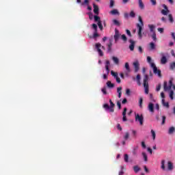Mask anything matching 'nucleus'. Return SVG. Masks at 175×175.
<instances>
[{"mask_svg":"<svg viewBox=\"0 0 175 175\" xmlns=\"http://www.w3.org/2000/svg\"><path fill=\"white\" fill-rule=\"evenodd\" d=\"M93 8H94V13L96 14V16H98L99 14V7L96 5V4L93 3Z\"/></svg>","mask_w":175,"mask_h":175,"instance_id":"f8f14e48","label":"nucleus"},{"mask_svg":"<svg viewBox=\"0 0 175 175\" xmlns=\"http://www.w3.org/2000/svg\"><path fill=\"white\" fill-rule=\"evenodd\" d=\"M150 47L151 50H154L155 49V44L154 42H150Z\"/></svg>","mask_w":175,"mask_h":175,"instance_id":"ea45409f","label":"nucleus"},{"mask_svg":"<svg viewBox=\"0 0 175 175\" xmlns=\"http://www.w3.org/2000/svg\"><path fill=\"white\" fill-rule=\"evenodd\" d=\"M124 18H129V14H128L127 12H125L124 14Z\"/></svg>","mask_w":175,"mask_h":175,"instance_id":"6e6d98bb","label":"nucleus"},{"mask_svg":"<svg viewBox=\"0 0 175 175\" xmlns=\"http://www.w3.org/2000/svg\"><path fill=\"white\" fill-rule=\"evenodd\" d=\"M161 102H162L163 106H165V107H167V109H169V107H170L169 103L165 102V99H163V98L161 100Z\"/></svg>","mask_w":175,"mask_h":175,"instance_id":"412c9836","label":"nucleus"},{"mask_svg":"<svg viewBox=\"0 0 175 175\" xmlns=\"http://www.w3.org/2000/svg\"><path fill=\"white\" fill-rule=\"evenodd\" d=\"M122 90V87H119L117 88V92L118 94V98H121V95L122 94V92H121Z\"/></svg>","mask_w":175,"mask_h":175,"instance_id":"5701e85b","label":"nucleus"},{"mask_svg":"<svg viewBox=\"0 0 175 175\" xmlns=\"http://www.w3.org/2000/svg\"><path fill=\"white\" fill-rule=\"evenodd\" d=\"M113 6H114V1L113 0H110L109 8H113Z\"/></svg>","mask_w":175,"mask_h":175,"instance_id":"603ef678","label":"nucleus"},{"mask_svg":"<svg viewBox=\"0 0 175 175\" xmlns=\"http://www.w3.org/2000/svg\"><path fill=\"white\" fill-rule=\"evenodd\" d=\"M148 109L150 113H154V104L152 103H150L148 104Z\"/></svg>","mask_w":175,"mask_h":175,"instance_id":"dca6fc26","label":"nucleus"},{"mask_svg":"<svg viewBox=\"0 0 175 175\" xmlns=\"http://www.w3.org/2000/svg\"><path fill=\"white\" fill-rule=\"evenodd\" d=\"M111 75L112 76H113V77H115V79H116V77H118V73L114 72V71H113V70L111 71Z\"/></svg>","mask_w":175,"mask_h":175,"instance_id":"a19ab883","label":"nucleus"},{"mask_svg":"<svg viewBox=\"0 0 175 175\" xmlns=\"http://www.w3.org/2000/svg\"><path fill=\"white\" fill-rule=\"evenodd\" d=\"M170 70H174V69H175V62L170 63Z\"/></svg>","mask_w":175,"mask_h":175,"instance_id":"c756f323","label":"nucleus"},{"mask_svg":"<svg viewBox=\"0 0 175 175\" xmlns=\"http://www.w3.org/2000/svg\"><path fill=\"white\" fill-rule=\"evenodd\" d=\"M95 47L100 57H103V51H102V49H103V50H106V47H105V46H102V44L99 42L95 44Z\"/></svg>","mask_w":175,"mask_h":175,"instance_id":"7ed1b4c3","label":"nucleus"},{"mask_svg":"<svg viewBox=\"0 0 175 175\" xmlns=\"http://www.w3.org/2000/svg\"><path fill=\"white\" fill-rule=\"evenodd\" d=\"M133 80L135 81V80H137V85H142V82L140 81V80H142V77H140V74L137 75L136 78L133 77Z\"/></svg>","mask_w":175,"mask_h":175,"instance_id":"9b49d317","label":"nucleus"},{"mask_svg":"<svg viewBox=\"0 0 175 175\" xmlns=\"http://www.w3.org/2000/svg\"><path fill=\"white\" fill-rule=\"evenodd\" d=\"M168 17L170 23H173V21H174V20L173 19V16L172 14H169Z\"/></svg>","mask_w":175,"mask_h":175,"instance_id":"49530a36","label":"nucleus"},{"mask_svg":"<svg viewBox=\"0 0 175 175\" xmlns=\"http://www.w3.org/2000/svg\"><path fill=\"white\" fill-rule=\"evenodd\" d=\"M111 14H113V16H115L116 14H119L118 10H111Z\"/></svg>","mask_w":175,"mask_h":175,"instance_id":"c9c22d12","label":"nucleus"},{"mask_svg":"<svg viewBox=\"0 0 175 175\" xmlns=\"http://www.w3.org/2000/svg\"><path fill=\"white\" fill-rule=\"evenodd\" d=\"M167 167L168 170H173V163H172V161L167 162Z\"/></svg>","mask_w":175,"mask_h":175,"instance_id":"4be33fe9","label":"nucleus"},{"mask_svg":"<svg viewBox=\"0 0 175 175\" xmlns=\"http://www.w3.org/2000/svg\"><path fill=\"white\" fill-rule=\"evenodd\" d=\"M124 171L123 170H121L120 172H119V174L118 175H124Z\"/></svg>","mask_w":175,"mask_h":175,"instance_id":"774afa93","label":"nucleus"},{"mask_svg":"<svg viewBox=\"0 0 175 175\" xmlns=\"http://www.w3.org/2000/svg\"><path fill=\"white\" fill-rule=\"evenodd\" d=\"M124 68L126 69V70H127V72L129 73V72H131V68L129 67V63L126 62L125 65H124Z\"/></svg>","mask_w":175,"mask_h":175,"instance_id":"393cba45","label":"nucleus"},{"mask_svg":"<svg viewBox=\"0 0 175 175\" xmlns=\"http://www.w3.org/2000/svg\"><path fill=\"white\" fill-rule=\"evenodd\" d=\"M113 38L115 42H118V39H120V31H118L117 29H115V35L113 36Z\"/></svg>","mask_w":175,"mask_h":175,"instance_id":"ddd939ff","label":"nucleus"},{"mask_svg":"<svg viewBox=\"0 0 175 175\" xmlns=\"http://www.w3.org/2000/svg\"><path fill=\"white\" fill-rule=\"evenodd\" d=\"M84 5H86V6H88V5H90V0H84V2L81 3V5L84 6Z\"/></svg>","mask_w":175,"mask_h":175,"instance_id":"473e14b6","label":"nucleus"},{"mask_svg":"<svg viewBox=\"0 0 175 175\" xmlns=\"http://www.w3.org/2000/svg\"><path fill=\"white\" fill-rule=\"evenodd\" d=\"M92 28L94 31V33L93 34V38H98V36H99V34L98 33V25L95 23H93L92 25Z\"/></svg>","mask_w":175,"mask_h":175,"instance_id":"6e6552de","label":"nucleus"},{"mask_svg":"<svg viewBox=\"0 0 175 175\" xmlns=\"http://www.w3.org/2000/svg\"><path fill=\"white\" fill-rule=\"evenodd\" d=\"M126 95H131V90L126 89Z\"/></svg>","mask_w":175,"mask_h":175,"instance_id":"680f3d73","label":"nucleus"},{"mask_svg":"<svg viewBox=\"0 0 175 175\" xmlns=\"http://www.w3.org/2000/svg\"><path fill=\"white\" fill-rule=\"evenodd\" d=\"M121 39L123 42H126V40H128V38H126V36H125V34L121 36Z\"/></svg>","mask_w":175,"mask_h":175,"instance_id":"e433bc0d","label":"nucleus"},{"mask_svg":"<svg viewBox=\"0 0 175 175\" xmlns=\"http://www.w3.org/2000/svg\"><path fill=\"white\" fill-rule=\"evenodd\" d=\"M150 2L153 6H155V5H157V0H150Z\"/></svg>","mask_w":175,"mask_h":175,"instance_id":"864d4df0","label":"nucleus"},{"mask_svg":"<svg viewBox=\"0 0 175 175\" xmlns=\"http://www.w3.org/2000/svg\"><path fill=\"white\" fill-rule=\"evenodd\" d=\"M126 110H127L126 107L124 108V111L122 112V116H126Z\"/></svg>","mask_w":175,"mask_h":175,"instance_id":"5fc2aeb1","label":"nucleus"},{"mask_svg":"<svg viewBox=\"0 0 175 175\" xmlns=\"http://www.w3.org/2000/svg\"><path fill=\"white\" fill-rule=\"evenodd\" d=\"M167 62V59L166 58V56H163L161 59V63L163 64H165Z\"/></svg>","mask_w":175,"mask_h":175,"instance_id":"b1692460","label":"nucleus"},{"mask_svg":"<svg viewBox=\"0 0 175 175\" xmlns=\"http://www.w3.org/2000/svg\"><path fill=\"white\" fill-rule=\"evenodd\" d=\"M138 20L140 25H144V23L143 22V19L142 18L141 16H138Z\"/></svg>","mask_w":175,"mask_h":175,"instance_id":"72a5a7b5","label":"nucleus"},{"mask_svg":"<svg viewBox=\"0 0 175 175\" xmlns=\"http://www.w3.org/2000/svg\"><path fill=\"white\" fill-rule=\"evenodd\" d=\"M165 121H166V116H163L162 117V122H161V124H162V125L165 124Z\"/></svg>","mask_w":175,"mask_h":175,"instance_id":"8fccbe9b","label":"nucleus"},{"mask_svg":"<svg viewBox=\"0 0 175 175\" xmlns=\"http://www.w3.org/2000/svg\"><path fill=\"white\" fill-rule=\"evenodd\" d=\"M112 21L113 25H116V27H120V25H121V23H120L117 19H113Z\"/></svg>","mask_w":175,"mask_h":175,"instance_id":"aec40b11","label":"nucleus"},{"mask_svg":"<svg viewBox=\"0 0 175 175\" xmlns=\"http://www.w3.org/2000/svg\"><path fill=\"white\" fill-rule=\"evenodd\" d=\"M117 106H118L119 110H120V109H121V103L120 101L117 102Z\"/></svg>","mask_w":175,"mask_h":175,"instance_id":"4d7b16f0","label":"nucleus"},{"mask_svg":"<svg viewBox=\"0 0 175 175\" xmlns=\"http://www.w3.org/2000/svg\"><path fill=\"white\" fill-rule=\"evenodd\" d=\"M124 162L128 163L129 162V156L127 154H124Z\"/></svg>","mask_w":175,"mask_h":175,"instance_id":"58836bf2","label":"nucleus"},{"mask_svg":"<svg viewBox=\"0 0 175 175\" xmlns=\"http://www.w3.org/2000/svg\"><path fill=\"white\" fill-rule=\"evenodd\" d=\"M95 23H97V25L98 26V28L100 29V31H103V25H102V21H100V17L94 15V16Z\"/></svg>","mask_w":175,"mask_h":175,"instance_id":"39448f33","label":"nucleus"},{"mask_svg":"<svg viewBox=\"0 0 175 175\" xmlns=\"http://www.w3.org/2000/svg\"><path fill=\"white\" fill-rule=\"evenodd\" d=\"M130 16H131L133 18H134V17H136V14H135V12L131 11L130 12Z\"/></svg>","mask_w":175,"mask_h":175,"instance_id":"a18cd8bd","label":"nucleus"},{"mask_svg":"<svg viewBox=\"0 0 175 175\" xmlns=\"http://www.w3.org/2000/svg\"><path fill=\"white\" fill-rule=\"evenodd\" d=\"M151 61H152L151 57L148 56L147 62H148V64H150V66L153 69V73L154 75H157L159 77H162L161 70H159L157 66L155 65V64L151 62Z\"/></svg>","mask_w":175,"mask_h":175,"instance_id":"f257e3e1","label":"nucleus"},{"mask_svg":"<svg viewBox=\"0 0 175 175\" xmlns=\"http://www.w3.org/2000/svg\"><path fill=\"white\" fill-rule=\"evenodd\" d=\"M174 131H175V128L172 126L169 129V131H168V133L170 135H172V133H174Z\"/></svg>","mask_w":175,"mask_h":175,"instance_id":"7c9ffc66","label":"nucleus"},{"mask_svg":"<svg viewBox=\"0 0 175 175\" xmlns=\"http://www.w3.org/2000/svg\"><path fill=\"white\" fill-rule=\"evenodd\" d=\"M148 27L150 29V32H152V33H155V25H148Z\"/></svg>","mask_w":175,"mask_h":175,"instance_id":"f3484780","label":"nucleus"},{"mask_svg":"<svg viewBox=\"0 0 175 175\" xmlns=\"http://www.w3.org/2000/svg\"><path fill=\"white\" fill-rule=\"evenodd\" d=\"M161 169H163V170H165V160L161 161Z\"/></svg>","mask_w":175,"mask_h":175,"instance_id":"de8ad7c7","label":"nucleus"},{"mask_svg":"<svg viewBox=\"0 0 175 175\" xmlns=\"http://www.w3.org/2000/svg\"><path fill=\"white\" fill-rule=\"evenodd\" d=\"M144 88L145 94L146 95H148V92H149L148 76L147 75H145L144 77Z\"/></svg>","mask_w":175,"mask_h":175,"instance_id":"20e7f679","label":"nucleus"},{"mask_svg":"<svg viewBox=\"0 0 175 175\" xmlns=\"http://www.w3.org/2000/svg\"><path fill=\"white\" fill-rule=\"evenodd\" d=\"M106 87H104L101 89V91L103 92V94H104V95H107V91L106 90Z\"/></svg>","mask_w":175,"mask_h":175,"instance_id":"37998d69","label":"nucleus"},{"mask_svg":"<svg viewBox=\"0 0 175 175\" xmlns=\"http://www.w3.org/2000/svg\"><path fill=\"white\" fill-rule=\"evenodd\" d=\"M142 146L143 148H146V143H144V142H142Z\"/></svg>","mask_w":175,"mask_h":175,"instance_id":"338daca9","label":"nucleus"},{"mask_svg":"<svg viewBox=\"0 0 175 175\" xmlns=\"http://www.w3.org/2000/svg\"><path fill=\"white\" fill-rule=\"evenodd\" d=\"M128 102V100L126 98H124L122 100V105H125Z\"/></svg>","mask_w":175,"mask_h":175,"instance_id":"e2e57ef3","label":"nucleus"},{"mask_svg":"<svg viewBox=\"0 0 175 175\" xmlns=\"http://www.w3.org/2000/svg\"><path fill=\"white\" fill-rule=\"evenodd\" d=\"M107 46V53H111V47L113 46V42L110 41Z\"/></svg>","mask_w":175,"mask_h":175,"instance_id":"6ab92c4d","label":"nucleus"},{"mask_svg":"<svg viewBox=\"0 0 175 175\" xmlns=\"http://www.w3.org/2000/svg\"><path fill=\"white\" fill-rule=\"evenodd\" d=\"M151 38L153 39L154 42H157V33H152L151 35Z\"/></svg>","mask_w":175,"mask_h":175,"instance_id":"4c0bfd02","label":"nucleus"},{"mask_svg":"<svg viewBox=\"0 0 175 175\" xmlns=\"http://www.w3.org/2000/svg\"><path fill=\"white\" fill-rule=\"evenodd\" d=\"M172 85H173V81L170 80L168 85H167V82L164 81V85H163L164 91H169V90H172Z\"/></svg>","mask_w":175,"mask_h":175,"instance_id":"423d86ee","label":"nucleus"},{"mask_svg":"<svg viewBox=\"0 0 175 175\" xmlns=\"http://www.w3.org/2000/svg\"><path fill=\"white\" fill-rule=\"evenodd\" d=\"M139 107H142V106H143V98H139Z\"/></svg>","mask_w":175,"mask_h":175,"instance_id":"09e8293b","label":"nucleus"},{"mask_svg":"<svg viewBox=\"0 0 175 175\" xmlns=\"http://www.w3.org/2000/svg\"><path fill=\"white\" fill-rule=\"evenodd\" d=\"M170 11L169 10H162L161 13L163 14V16H167L169 14V12Z\"/></svg>","mask_w":175,"mask_h":175,"instance_id":"c85d7f7f","label":"nucleus"},{"mask_svg":"<svg viewBox=\"0 0 175 175\" xmlns=\"http://www.w3.org/2000/svg\"><path fill=\"white\" fill-rule=\"evenodd\" d=\"M129 42L131 43L129 45V49L131 51H133V50H135V41L133 40H129Z\"/></svg>","mask_w":175,"mask_h":175,"instance_id":"2eb2a0df","label":"nucleus"},{"mask_svg":"<svg viewBox=\"0 0 175 175\" xmlns=\"http://www.w3.org/2000/svg\"><path fill=\"white\" fill-rule=\"evenodd\" d=\"M107 86L109 88H113V87H114V83H111V81H108L107 82Z\"/></svg>","mask_w":175,"mask_h":175,"instance_id":"bb28decb","label":"nucleus"},{"mask_svg":"<svg viewBox=\"0 0 175 175\" xmlns=\"http://www.w3.org/2000/svg\"><path fill=\"white\" fill-rule=\"evenodd\" d=\"M124 140H128L129 139V133L126 132L124 136Z\"/></svg>","mask_w":175,"mask_h":175,"instance_id":"79ce46f5","label":"nucleus"},{"mask_svg":"<svg viewBox=\"0 0 175 175\" xmlns=\"http://www.w3.org/2000/svg\"><path fill=\"white\" fill-rule=\"evenodd\" d=\"M173 95H174V92L173 90H171L170 92V99H172V100L174 99V97L173 96Z\"/></svg>","mask_w":175,"mask_h":175,"instance_id":"f704fd0d","label":"nucleus"},{"mask_svg":"<svg viewBox=\"0 0 175 175\" xmlns=\"http://www.w3.org/2000/svg\"><path fill=\"white\" fill-rule=\"evenodd\" d=\"M138 3L140 9H144V3H143L142 0H138Z\"/></svg>","mask_w":175,"mask_h":175,"instance_id":"a878e982","label":"nucleus"},{"mask_svg":"<svg viewBox=\"0 0 175 175\" xmlns=\"http://www.w3.org/2000/svg\"><path fill=\"white\" fill-rule=\"evenodd\" d=\"M117 128L119 131H122V127H121V125L120 124H117Z\"/></svg>","mask_w":175,"mask_h":175,"instance_id":"bf43d9fd","label":"nucleus"},{"mask_svg":"<svg viewBox=\"0 0 175 175\" xmlns=\"http://www.w3.org/2000/svg\"><path fill=\"white\" fill-rule=\"evenodd\" d=\"M110 106H109V104L105 103L103 105V107L106 110H109L110 113H114V107L116 106V104L113 103L111 99L109 100Z\"/></svg>","mask_w":175,"mask_h":175,"instance_id":"f03ea898","label":"nucleus"},{"mask_svg":"<svg viewBox=\"0 0 175 175\" xmlns=\"http://www.w3.org/2000/svg\"><path fill=\"white\" fill-rule=\"evenodd\" d=\"M133 170H134L135 173H139V172H140V168L139 167L138 165H135L133 167Z\"/></svg>","mask_w":175,"mask_h":175,"instance_id":"cd10ccee","label":"nucleus"},{"mask_svg":"<svg viewBox=\"0 0 175 175\" xmlns=\"http://www.w3.org/2000/svg\"><path fill=\"white\" fill-rule=\"evenodd\" d=\"M126 33L129 36H130V38L132 37V33H131V31H129V29H126Z\"/></svg>","mask_w":175,"mask_h":175,"instance_id":"3c124183","label":"nucleus"},{"mask_svg":"<svg viewBox=\"0 0 175 175\" xmlns=\"http://www.w3.org/2000/svg\"><path fill=\"white\" fill-rule=\"evenodd\" d=\"M143 27H144V25H142L140 23H137L136 25L137 29H138V36L140 39L143 38V34L142 33V31H143Z\"/></svg>","mask_w":175,"mask_h":175,"instance_id":"0eeeda50","label":"nucleus"},{"mask_svg":"<svg viewBox=\"0 0 175 175\" xmlns=\"http://www.w3.org/2000/svg\"><path fill=\"white\" fill-rule=\"evenodd\" d=\"M161 90V84H159L158 86L156 88V91H160Z\"/></svg>","mask_w":175,"mask_h":175,"instance_id":"052dcab7","label":"nucleus"},{"mask_svg":"<svg viewBox=\"0 0 175 175\" xmlns=\"http://www.w3.org/2000/svg\"><path fill=\"white\" fill-rule=\"evenodd\" d=\"M133 65L134 66L135 72L137 73V72H139V70L140 69V64L139 63V61L136 60L133 63Z\"/></svg>","mask_w":175,"mask_h":175,"instance_id":"9d476101","label":"nucleus"},{"mask_svg":"<svg viewBox=\"0 0 175 175\" xmlns=\"http://www.w3.org/2000/svg\"><path fill=\"white\" fill-rule=\"evenodd\" d=\"M89 18L90 20H92V18H94V15L92 13L89 14Z\"/></svg>","mask_w":175,"mask_h":175,"instance_id":"0e129e2a","label":"nucleus"},{"mask_svg":"<svg viewBox=\"0 0 175 175\" xmlns=\"http://www.w3.org/2000/svg\"><path fill=\"white\" fill-rule=\"evenodd\" d=\"M142 157H144L145 162H147V161H148L147 154H146V152H142Z\"/></svg>","mask_w":175,"mask_h":175,"instance_id":"2f4dec72","label":"nucleus"},{"mask_svg":"<svg viewBox=\"0 0 175 175\" xmlns=\"http://www.w3.org/2000/svg\"><path fill=\"white\" fill-rule=\"evenodd\" d=\"M157 30H158L159 32H160L161 33H163V28H158Z\"/></svg>","mask_w":175,"mask_h":175,"instance_id":"69168bd1","label":"nucleus"},{"mask_svg":"<svg viewBox=\"0 0 175 175\" xmlns=\"http://www.w3.org/2000/svg\"><path fill=\"white\" fill-rule=\"evenodd\" d=\"M115 79H116L117 83H121V79H120V77H116Z\"/></svg>","mask_w":175,"mask_h":175,"instance_id":"13d9d810","label":"nucleus"},{"mask_svg":"<svg viewBox=\"0 0 175 175\" xmlns=\"http://www.w3.org/2000/svg\"><path fill=\"white\" fill-rule=\"evenodd\" d=\"M135 121H139L140 125H143L144 117H143V115H139V113H137L135 115Z\"/></svg>","mask_w":175,"mask_h":175,"instance_id":"1a4fd4ad","label":"nucleus"},{"mask_svg":"<svg viewBox=\"0 0 175 175\" xmlns=\"http://www.w3.org/2000/svg\"><path fill=\"white\" fill-rule=\"evenodd\" d=\"M112 60L113 61L114 64H116V65H118V64H120V59L117 57L113 56Z\"/></svg>","mask_w":175,"mask_h":175,"instance_id":"a211bd4d","label":"nucleus"},{"mask_svg":"<svg viewBox=\"0 0 175 175\" xmlns=\"http://www.w3.org/2000/svg\"><path fill=\"white\" fill-rule=\"evenodd\" d=\"M110 66V61L107 60L105 62V70L107 72V75H109L110 73V68H109Z\"/></svg>","mask_w":175,"mask_h":175,"instance_id":"4468645a","label":"nucleus"},{"mask_svg":"<svg viewBox=\"0 0 175 175\" xmlns=\"http://www.w3.org/2000/svg\"><path fill=\"white\" fill-rule=\"evenodd\" d=\"M151 134H152V136L153 137V140H155V137L157 136V135L155 134V131L154 130H151Z\"/></svg>","mask_w":175,"mask_h":175,"instance_id":"c03bdc74","label":"nucleus"}]
</instances>
